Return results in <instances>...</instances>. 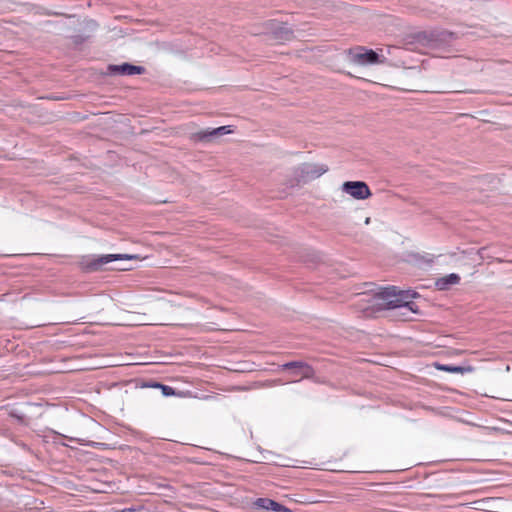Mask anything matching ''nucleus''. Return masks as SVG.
I'll return each instance as SVG.
<instances>
[{
    "label": "nucleus",
    "mask_w": 512,
    "mask_h": 512,
    "mask_svg": "<svg viewBox=\"0 0 512 512\" xmlns=\"http://www.w3.org/2000/svg\"><path fill=\"white\" fill-rule=\"evenodd\" d=\"M415 296V292L401 291L396 289V287H387L372 296L367 295V299L363 300L367 303H371L367 309H371L372 312L383 309H395L397 306H402L406 310L415 311L416 304L412 302Z\"/></svg>",
    "instance_id": "1"
},
{
    "label": "nucleus",
    "mask_w": 512,
    "mask_h": 512,
    "mask_svg": "<svg viewBox=\"0 0 512 512\" xmlns=\"http://www.w3.org/2000/svg\"><path fill=\"white\" fill-rule=\"evenodd\" d=\"M327 171L322 165L305 163L297 167L293 172V179L289 182L291 187L300 186L320 177Z\"/></svg>",
    "instance_id": "2"
},
{
    "label": "nucleus",
    "mask_w": 512,
    "mask_h": 512,
    "mask_svg": "<svg viewBox=\"0 0 512 512\" xmlns=\"http://www.w3.org/2000/svg\"><path fill=\"white\" fill-rule=\"evenodd\" d=\"M376 52L371 49L359 47L355 51L351 52V61L357 65L366 66L374 64H384L387 58L383 54V49Z\"/></svg>",
    "instance_id": "3"
},
{
    "label": "nucleus",
    "mask_w": 512,
    "mask_h": 512,
    "mask_svg": "<svg viewBox=\"0 0 512 512\" xmlns=\"http://www.w3.org/2000/svg\"><path fill=\"white\" fill-rule=\"evenodd\" d=\"M341 190L356 200L368 199L372 193L368 185L363 181H346Z\"/></svg>",
    "instance_id": "4"
},
{
    "label": "nucleus",
    "mask_w": 512,
    "mask_h": 512,
    "mask_svg": "<svg viewBox=\"0 0 512 512\" xmlns=\"http://www.w3.org/2000/svg\"><path fill=\"white\" fill-rule=\"evenodd\" d=\"M232 133L231 126H221L213 129L201 130L193 134L195 140L205 141L211 140L212 138L221 137L226 134Z\"/></svg>",
    "instance_id": "5"
},
{
    "label": "nucleus",
    "mask_w": 512,
    "mask_h": 512,
    "mask_svg": "<svg viewBox=\"0 0 512 512\" xmlns=\"http://www.w3.org/2000/svg\"><path fill=\"white\" fill-rule=\"evenodd\" d=\"M135 258L133 255L128 254H107L103 256H99L98 258L94 259L90 264L89 268L92 270H96L102 265L108 264L112 261L116 260H129Z\"/></svg>",
    "instance_id": "6"
},
{
    "label": "nucleus",
    "mask_w": 512,
    "mask_h": 512,
    "mask_svg": "<svg viewBox=\"0 0 512 512\" xmlns=\"http://www.w3.org/2000/svg\"><path fill=\"white\" fill-rule=\"evenodd\" d=\"M108 69L113 74L121 75L141 74L144 70L141 66H135L128 63H123L121 65H110Z\"/></svg>",
    "instance_id": "7"
},
{
    "label": "nucleus",
    "mask_w": 512,
    "mask_h": 512,
    "mask_svg": "<svg viewBox=\"0 0 512 512\" xmlns=\"http://www.w3.org/2000/svg\"><path fill=\"white\" fill-rule=\"evenodd\" d=\"M284 367L290 370L292 377L299 379L309 377L312 373L311 368L303 364L290 363L286 364Z\"/></svg>",
    "instance_id": "8"
},
{
    "label": "nucleus",
    "mask_w": 512,
    "mask_h": 512,
    "mask_svg": "<svg viewBox=\"0 0 512 512\" xmlns=\"http://www.w3.org/2000/svg\"><path fill=\"white\" fill-rule=\"evenodd\" d=\"M460 282V276L456 273L445 275L436 280L435 285L439 290H447Z\"/></svg>",
    "instance_id": "9"
},
{
    "label": "nucleus",
    "mask_w": 512,
    "mask_h": 512,
    "mask_svg": "<svg viewBox=\"0 0 512 512\" xmlns=\"http://www.w3.org/2000/svg\"><path fill=\"white\" fill-rule=\"evenodd\" d=\"M256 505L266 510H273L276 512H288L289 510L283 505L266 498H260L257 500Z\"/></svg>",
    "instance_id": "10"
},
{
    "label": "nucleus",
    "mask_w": 512,
    "mask_h": 512,
    "mask_svg": "<svg viewBox=\"0 0 512 512\" xmlns=\"http://www.w3.org/2000/svg\"><path fill=\"white\" fill-rule=\"evenodd\" d=\"M395 309H398L397 316L401 317L405 321L413 320V315L419 313V308L417 305L415 311L406 310L402 306H397Z\"/></svg>",
    "instance_id": "11"
},
{
    "label": "nucleus",
    "mask_w": 512,
    "mask_h": 512,
    "mask_svg": "<svg viewBox=\"0 0 512 512\" xmlns=\"http://www.w3.org/2000/svg\"><path fill=\"white\" fill-rule=\"evenodd\" d=\"M438 369L440 370H444V371H448V372H453V373H458V372H462V368L461 367H457V366H439Z\"/></svg>",
    "instance_id": "12"
},
{
    "label": "nucleus",
    "mask_w": 512,
    "mask_h": 512,
    "mask_svg": "<svg viewBox=\"0 0 512 512\" xmlns=\"http://www.w3.org/2000/svg\"><path fill=\"white\" fill-rule=\"evenodd\" d=\"M161 389L164 395L170 396L174 394V390L172 387L161 385Z\"/></svg>",
    "instance_id": "13"
},
{
    "label": "nucleus",
    "mask_w": 512,
    "mask_h": 512,
    "mask_svg": "<svg viewBox=\"0 0 512 512\" xmlns=\"http://www.w3.org/2000/svg\"><path fill=\"white\" fill-rule=\"evenodd\" d=\"M485 252H486V249L485 248H482L478 251V254L480 256L481 259H484L485 258Z\"/></svg>",
    "instance_id": "14"
},
{
    "label": "nucleus",
    "mask_w": 512,
    "mask_h": 512,
    "mask_svg": "<svg viewBox=\"0 0 512 512\" xmlns=\"http://www.w3.org/2000/svg\"><path fill=\"white\" fill-rule=\"evenodd\" d=\"M370 221H371L370 217H366V219H365V224H366V225L370 224Z\"/></svg>",
    "instance_id": "15"
},
{
    "label": "nucleus",
    "mask_w": 512,
    "mask_h": 512,
    "mask_svg": "<svg viewBox=\"0 0 512 512\" xmlns=\"http://www.w3.org/2000/svg\"><path fill=\"white\" fill-rule=\"evenodd\" d=\"M118 269H120V270H127L128 268L127 267H119Z\"/></svg>",
    "instance_id": "16"
}]
</instances>
